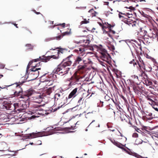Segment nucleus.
Here are the masks:
<instances>
[{"label":"nucleus","instance_id":"f257e3e1","mask_svg":"<svg viewBox=\"0 0 158 158\" xmlns=\"http://www.w3.org/2000/svg\"><path fill=\"white\" fill-rule=\"evenodd\" d=\"M98 50L100 53V57L102 60L106 61L108 64L111 61V57L110 55L107 53L106 51L101 45L98 47Z\"/></svg>","mask_w":158,"mask_h":158},{"label":"nucleus","instance_id":"f03ea898","mask_svg":"<svg viewBox=\"0 0 158 158\" xmlns=\"http://www.w3.org/2000/svg\"><path fill=\"white\" fill-rule=\"evenodd\" d=\"M19 104L18 103H15L14 104H8L4 105L5 108L7 110H14L16 112L19 111V112H22L27 108V106L25 104H22V107L19 109H18L19 107Z\"/></svg>","mask_w":158,"mask_h":158},{"label":"nucleus","instance_id":"7ed1b4c3","mask_svg":"<svg viewBox=\"0 0 158 158\" xmlns=\"http://www.w3.org/2000/svg\"><path fill=\"white\" fill-rule=\"evenodd\" d=\"M85 48L83 47L77 48V49L74 50L75 52L79 55L75 60L76 64L81 63V62H84V58L85 54Z\"/></svg>","mask_w":158,"mask_h":158},{"label":"nucleus","instance_id":"20e7f679","mask_svg":"<svg viewBox=\"0 0 158 158\" xmlns=\"http://www.w3.org/2000/svg\"><path fill=\"white\" fill-rule=\"evenodd\" d=\"M69 68L65 64L59 65L54 70L55 73L61 75L67 73L69 71Z\"/></svg>","mask_w":158,"mask_h":158},{"label":"nucleus","instance_id":"39448f33","mask_svg":"<svg viewBox=\"0 0 158 158\" xmlns=\"http://www.w3.org/2000/svg\"><path fill=\"white\" fill-rule=\"evenodd\" d=\"M29 114H30L32 116L30 117L29 119H31L39 117L40 115L43 114V111L40 110L39 108H36L31 112L30 111Z\"/></svg>","mask_w":158,"mask_h":158},{"label":"nucleus","instance_id":"423d86ee","mask_svg":"<svg viewBox=\"0 0 158 158\" xmlns=\"http://www.w3.org/2000/svg\"><path fill=\"white\" fill-rule=\"evenodd\" d=\"M38 66L37 64L36 66H34L32 69H30V72H29V74H30L31 75H33L34 77L33 79L31 80H34L39 75V71L38 70L40 69V68H36L35 67Z\"/></svg>","mask_w":158,"mask_h":158},{"label":"nucleus","instance_id":"0eeeda50","mask_svg":"<svg viewBox=\"0 0 158 158\" xmlns=\"http://www.w3.org/2000/svg\"><path fill=\"white\" fill-rule=\"evenodd\" d=\"M56 49H60V50L58 51V52H57V56H56L54 55H52L49 56L48 57V59L49 58H53V59H57L59 58V54L60 53V52L62 53H63L62 51L63 50V49L62 48H60L59 47H57L54 49L52 48L51 49H50V50H55Z\"/></svg>","mask_w":158,"mask_h":158},{"label":"nucleus","instance_id":"6e6552de","mask_svg":"<svg viewBox=\"0 0 158 158\" xmlns=\"http://www.w3.org/2000/svg\"><path fill=\"white\" fill-rule=\"evenodd\" d=\"M147 32L146 30H142V28H140V32H138V35H139V37L144 39V37L146 35Z\"/></svg>","mask_w":158,"mask_h":158},{"label":"nucleus","instance_id":"1a4fd4ad","mask_svg":"<svg viewBox=\"0 0 158 158\" xmlns=\"http://www.w3.org/2000/svg\"><path fill=\"white\" fill-rule=\"evenodd\" d=\"M31 94L30 92H29L28 94H26L25 95H22L20 96L19 98L23 99V100H21V101H26L29 99V97L31 95Z\"/></svg>","mask_w":158,"mask_h":158},{"label":"nucleus","instance_id":"9d476101","mask_svg":"<svg viewBox=\"0 0 158 158\" xmlns=\"http://www.w3.org/2000/svg\"><path fill=\"white\" fill-rule=\"evenodd\" d=\"M77 88H76L74 89L69 94L68 96L69 98H70L73 97H75V95L77 93Z\"/></svg>","mask_w":158,"mask_h":158},{"label":"nucleus","instance_id":"9b49d317","mask_svg":"<svg viewBox=\"0 0 158 158\" xmlns=\"http://www.w3.org/2000/svg\"><path fill=\"white\" fill-rule=\"evenodd\" d=\"M74 42L79 44V43H85V44L84 45L85 46H87L90 42V40L88 39L81 40L79 41H74Z\"/></svg>","mask_w":158,"mask_h":158},{"label":"nucleus","instance_id":"f8f14e48","mask_svg":"<svg viewBox=\"0 0 158 158\" xmlns=\"http://www.w3.org/2000/svg\"><path fill=\"white\" fill-rule=\"evenodd\" d=\"M53 127H48L46 128V129L47 130H49L50 131L48 132V133H47V132L45 133V134L43 135L44 136H48L51 135H52L53 134V131L52 130Z\"/></svg>","mask_w":158,"mask_h":158},{"label":"nucleus","instance_id":"ddd939ff","mask_svg":"<svg viewBox=\"0 0 158 158\" xmlns=\"http://www.w3.org/2000/svg\"><path fill=\"white\" fill-rule=\"evenodd\" d=\"M28 135V136H27V137L28 138H29L30 137H35L42 136L41 135H39L37 134L34 133H30Z\"/></svg>","mask_w":158,"mask_h":158},{"label":"nucleus","instance_id":"4468645a","mask_svg":"<svg viewBox=\"0 0 158 158\" xmlns=\"http://www.w3.org/2000/svg\"><path fill=\"white\" fill-rule=\"evenodd\" d=\"M140 63H138V65L139 66V67L143 69H145V65L144 63V62L143 60H139Z\"/></svg>","mask_w":158,"mask_h":158},{"label":"nucleus","instance_id":"2eb2a0df","mask_svg":"<svg viewBox=\"0 0 158 158\" xmlns=\"http://www.w3.org/2000/svg\"><path fill=\"white\" fill-rule=\"evenodd\" d=\"M55 97L56 98H57V99H58V98H63L64 96L63 94L62 93H56L55 95Z\"/></svg>","mask_w":158,"mask_h":158},{"label":"nucleus","instance_id":"dca6fc26","mask_svg":"<svg viewBox=\"0 0 158 158\" xmlns=\"http://www.w3.org/2000/svg\"><path fill=\"white\" fill-rule=\"evenodd\" d=\"M114 141V145H116V146L120 148H121L122 146H123V145L121 143H119L116 142L115 141Z\"/></svg>","mask_w":158,"mask_h":158},{"label":"nucleus","instance_id":"f3484780","mask_svg":"<svg viewBox=\"0 0 158 158\" xmlns=\"http://www.w3.org/2000/svg\"><path fill=\"white\" fill-rule=\"evenodd\" d=\"M114 141V145H116V146L120 148H121L122 146H123V145L121 143H119L116 142L115 141Z\"/></svg>","mask_w":158,"mask_h":158},{"label":"nucleus","instance_id":"a211bd4d","mask_svg":"<svg viewBox=\"0 0 158 158\" xmlns=\"http://www.w3.org/2000/svg\"><path fill=\"white\" fill-rule=\"evenodd\" d=\"M33 61H30L27 66V69H26V73H27L28 72V69L29 68V66L31 65V64L33 63Z\"/></svg>","mask_w":158,"mask_h":158},{"label":"nucleus","instance_id":"6ab92c4d","mask_svg":"<svg viewBox=\"0 0 158 158\" xmlns=\"http://www.w3.org/2000/svg\"><path fill=\"white\" fill-rule=\"evenodd\" d=\"M26 46L29 49H32L34 48V46L30 44H27Z\"/></svg>","mask_w":158,"mask_h":158},{"label":"nucleus","instance_id":"aec40b11","mask_svg":"<svg viewBox=\"0 0 158 158\" xmlns=\"http://www.w3.org/2000/svg\"><path fill=\"white\" fill-rule=\"evenodd\" d=\"M120 43L122 42V44H123L124 45H128V44L127 43V40H120L119 41Z\"/></svg>","mask_w":158,"mask_h":158},{"label":"nucleus","instance_id":"412c9836","mask_svg":"<svg viewBox=\"0 0 158 158\" xmlns=\"http://www.w3.org/2000/svg\"><path fill=\"white\" fill-rule=\"evenodd\" d=\"M89 23V22L88 20H86V19H85L84 20L81 22V24H86Z\"/></svg>","mask_w":158,"mask_h":158},{"label":"nucleus","instance_id":"4be33fe9","mask_svg":"<svg viewBox=\"0 0 158 158\" xmlns=\"http://www.w3.org/2000/svg\"><path fill=\"white\" fill-rule=\"evenodd\" d=\"M146 98L148 100H149L150 102H155L153 100H152L151 98H150L149 97L147 96L146 97Z\"/></svg>","mask_w":158,"mask_h":158},{"label":"nucleus","instance_id":"5701e85b","mask_svg":"<svg viewBox=\"0 0 158 158\" xmlns=\"http://www.w3.org/2000/svg\"><path fill=\"white\" fill-rule=\"evenodd\" d=\"M99 23V25L102 27V30H103V34L104 33H105V31L104 30V28L105 27V26H104V24H103V25H102V24L100 23Z\"/></svg>","mask_w":158,"mask_h":158},{"label":"nucleus","instance_id":"b1692460","mask_svg":"<svg viewBox=\"0 0 158 158\" xmlns=\"http://www.w3.org/2000/svg\"><path fill=\"white\" fill-rule=\"evenodd\" d=\"M21 93V92L20 91H19L18 92L17 91H15V92H14V94L15 96H18Z\"/></svg>","mask_w":158,"mask_h":158},{"label":"nucleus","instance_id":"393cba45","mask_svg":"<svg viewBox=\"0 0 158 158\" xmlns=\"http://www.w3.org/2000/svg\"><path fill=\"white\" fill-rule=\"evenodd\" d=\"M5 66V64L0 63V69H3Z\"/></svg>","mask_w":158,"mask_h":158},{"label":"nucleus","instance_id":"a878e982","mask_svg":"<svg viewBox=\"0 0 158 158\" xmlns=\"http://www.w3.org/2000/svg\"><path fill=\"white\" fill-rule=\"evenodd\" d=\"M152 107L156 111H158V108L156 106L153 105Z\"/></svg>","mask_w":158,"mask_h":158},{"label":"nucleus","instance_id":"bb28decb","mask_svg":"<svg viewBox=\"0 0 158 158\" xmlns=\"http://www.w3.org/2000/svg\"><path fill=\"white\" fill-rule=\"evenodd\" d=\"M138 134H137L136 133H134L132 135L133 137H135V138H137V137H138Z\"/></svg>","mask_w":158,"mask_h":158},{"label":"nucleus","instance_id":"cd10ccee","mask_svg":"<svg viewBox=\"0 0 158 158\" xmlns=\"http://www.w3.org/2000/svg\"><path fill=\"white\" fill-rule=\"evenodd\" d=\"M134 60H132V61H131L130 62V64H133V65H134V66H135V65H136V63H134Z\"/></svg>","mask_w":158,"mask_h":158},{"label":"nucleus","instance_id":"c85d7f7f","mask_svg":"<svg viewBox=\"0 0 158 158\" xmlns=\"http://www.w3.org/2000/svg\"><path fill=\"white\" fill-rule=\"evenodd\" d=\"M120 14H123V15H124L125 14H123L122 12H119V14L118 15L119 17V18H121V17H123V16L121 15Z\"/></svg>","mask_w":158,"mask_h":158},{"label":"nucleus","instance_id":"c756f323","mask_svg":"<svg viewBox=\"0 0 158 158\" xmlns=\"http://www.w3.org/2000/svg\"><path fill=\"white\" fill-rule=\"evenodd\" d=\"M57 40H60L61 39V36L59 35L55 37Z\"/></svg>","mask_w":158,"mask_h":158},{"label":"nucleus","instance_id":"7c9ffc66","mask_svg":"<svg viewBox=\"0 0 158 158\" xmlns=\"http://www.w3.org/2000/svg\"><path fill=\"white\" fill-rule=\"evenodd\" d=\"M53 39L52 38H48V39H45V40L46 41H50V40H52Z\"/></svg>","mask_w":158,"mask_h":158},{"label":"nucleus","instance_id":"2f4dec72","mask_svg":"<svg viewBox=\"0 0 158 158\" xmlns=\"http://www.w3.org/2000/svg\"><path fill=\"white\" fill-rule=\"evenodd\" d=\"M62 25V27L64 28V27H65V23H63L62 24H57V25Z\"/></svg>","mask_w":158,"mask_h":158},{"label":"nucleus","instance_id":"473e14b6","mask_svg":"<svg viewBox=\"0 0 158 158\" xmlns=\"http://www.w3.org/2000/svg\"><path fill=\"white\" fill-rule=\"evenodd\" d=\"M148 115L149 116H151L152 118H153V117L152 116V113H149L148 114Z\"/></svg>","mask_w":158,"mask_h":158},{"label":"nucleus","instance_id":"72a5a7b5","mask_svg":"<svg viewBox=\"0 0 158 158\" xmlns=\"http://www.w3.org/2000/svg\"><path fill=\"white\" fill-rule=\"evenodd\" d=\"M37 143L39 145H41L42 144L41 141L40 140H38Z\"/></svg>","mask_w":158,"mask_h":158},{"label":"nucleus","instance_id":"f704fd0d","mask_svg":"<svg viewBox=\"0 0 158 158\" xmlns=\"http://www.w3.org/2000/svg\"><path fill=\"white\" fill-rule=\"evenodd\" d=\"M110 33H112L113 34H114L115 33V32L114 31L112 30H110Z\"/></svg>","mask_w":158,"mask_h":158},{"label":"nucleus","instance_id":"c9c22d12","mask_svg":"<svg viewBox=\"0 0 158 158\" xmlns=\"http://www.w3.org/2000/svg\"><path fill=\"white\" fill-rule=\"evenodd\" d=\"M39 58H37L36 59H35L33 61H34V62H36L38 61V60H39Z\"/></svg>","mask_w":158,"mask_h":158},{"label":"nucleus","instance_id":"e433bc0d","mask_svg":"<svg viewBox=\"0 0 158 158\" xmlns=\"http://www.w3.org/2000/svg\"><path fill=\"white\" fill-rule=\"evenodd\" d=\"M8 151H10V152H13L14 153V154H11V155L13 156H15V152L14 151H9V150H8Z\"/></svg>","mask_w":158,"mask_h":158},{"label":"nucleus","instance_id":"4c0bfd02","mask_svg":"<svg viewBox=\"0 0 158 158\" xmlns=\"http://www.w3.org/2000/svg\"><path fill=\"white\" fill-rule=\"evenodd\" d=\"M105 33L107 34L109 36H110V37H111L110 34L108 32L105 31Z\"/></svg>","mask_w":158,"mask_h":158},{"label":"nucleus","instance_id":"58836bf2","mask_svg":"<svg viewBox=\"0 0 158 158\" xmlns=\"http://www.w3.org/2000/svg\"><path fill=\"white\" fill-rule=\"evenodd\" d=\"M69 33H70V32H68L67 31L65 32L64 33V35H65L67 34H69Z\"/></svg>","mask_w":158,"mask_h":158},{"label":"nucleus","instance_id":"ea45409f","mask_svg":"<svg viewBox=\"0 0 158 158\" xmlns=\"http://www.w3.org/2000/svg\"><path fill=\"white\" fill-rule=\"evenodd\" d=\"M155 145L156 146V150L158 149V144L156 143Z\"/></svg>","mask_w":158,"mask_h":158},{"label":"nucleus","instance_id":"a19ab883","mask_svg":"<svg viewBox=\"0 0 158 158\" xmlns=\"http://www.w3.org/2000/svg\"><path fill=\"white\" fill-rule=\"evenodd\" d=\"M109 13H110V14H112V13H110L109 12H107V13H106V16L107 17L108 16V15H109Z\"/></svg>","mask_w":158,"mask_h":158},{"label":"nucleus","instance_id":"79ce46f5","mask_svg":"<svg viewBox=\"0 0 158 158\" xmlns=\"http://www.w3.org/2000/svg\"><path fill=\"white\" fill-rule=\"evenodd\" d=\"M8 85V86H6V87H1L0 86V88H2V89H5V88H6V87H9V86H10L11 85Z\"/></svg>","mask_w":158,"mask_h":158},{"label":"nucleus","instance_id":"37998d69","mask_svg":"<svg viewBox=\"0 0 158 158\" xmlns=\"http://www.w3.org/2000/svg\"><path fill=\"white\" fill-rule=\"evenodd\" d=\"M82 98H81L78 101V103H80L82 100Z\"/></svg>","mask_w":158,"mask_h":158},{"label":"nucleus","instance_id":"c03bdc74","mask_svg":"<svg viewBox=\"0 0 158 158\" xmlns=\"http://www.w3.org/2000/svg\"><path fill=\"white\" fill-rule=\"evenodd\" d=\"M155 103V102H150L149 103L152 106H153L152 105H153V104L154 103Z\"/></svg>","mask_w":158,"mask_h":158},{"label":"nucleus","instance_id":"a18cd8bd","mask_svg":"<svg viewBox=\"0 0 158 158\" xmlns=\"http://www.w3.org/2000/svg\"><path fill=\"white\" fill-rule=\"evenodd\" d=\"M110 141H111V142H112V143H113V144H114V141H115V140H114V141H113V140H110Z\"/></svg>","mask_w":158,"mask_h":158},{"label":"nucleus","instance_id":"49530a36","mask_svg":"<svg viewBox=\"0 0 158 158\" xmlns=\"http://www.w3.org/2000/svg\"><path fill=\"white\" fill-rule=\"evenodd\" d=\"M95 121V120H94L92 121V122L89 124V126L92 123L94 122Z\"/></svg>","mask_w":158,"mask_h":158},{"label":"nucleus","instance_id":"de8ad7c7","mask_svg":"<svg viewBox=\"0 0 158 158\" xmlns=\"http://www.w3.org/2000/svg\"><path fill=\"white\" fill-rule=\"evenodd\" d=\"M118 132L119 133V134H120L121 136H122V137H123V135L119 131H118Z\"/></svg>","mask_w":158,"mask_h":158},{"label":"nucleus","instance_id":"09e8293b","mask_svg":"<svg viewBox=\"0 0 158 158\" xmlns=\"http://www.w3.org/2000/svg\"><path fill=\"white\" fill-rule=\"evenodd\" d=\"M93 10V9H91V10H89V11L88 12H89V13L91 12V11H92V10Z\"/></svg>","mask_w":158,"mask_h":158},{"label":"nucleus","instance_id":"8fccbe9b","mask_svg":"<svg viewBox=\"0 0 158 158\" xmlns=\"http://www.w3.org/2000/svg\"><path fill=\"white\" fill-rule=\"evenodd\" d=\"M15 26H16V27L17 28H18V27L17 26V24H14Z\"/></svg>","mask_w":158,"mask_h":158},{"label":"nucleus","instance_id":"3c124183","mask_svg":"<svg viewBox=\"0 0 158 158\" xmlns=\"http://www.w3.org/2000/svg\"><path fill=\"white\" fill-rule=\"evenodd\" d=\"M107 24L109 25V26H110V27H111V25L110 24H108V23L107 22Z\"/></svg>","mask_w":158,"mask_h":158},{"label":"nucleus","instance_id":"603ef678","mask_svg":"<svg viewBox=\"0 0 158 158\" xmlns=\"http://www.w3.org/2000/svg\"><path fill=\"white\" fill-rule=\"evenodd\" d=\"M93 112H94V111H92V112H89V113H87V114H89V113H93Z\"/></svg>","mask_w":158,"mask_h":158},{"label":"nucleus","instance_id":"864d4df0","mask_svg":"<svg viewBox=\"0 0 158 158\" xmlns=\"http://www.w3.org/2000/svg\"><path fill=\"white\" fill-rule=\"evenodd\" d=\"M47 59H46L44 60V62H47Z\"/></svg>","mask_w":158,"mask_h":158},{"label":"nucleus","instance_id":"5fc2aeb1","mask_svg":"<svg viewBox=\"0 0 158 158\" xmlns=\"http://www.w3.org/2000/svg\"><path fill=\"white\" fill-rule=\"evenodd\" d=\"M135 0L137 2H139V1L141 2V0Z\"/></svg>","mask_w":158,"mask_h":158},{"label":"nucleus","instance_id":"6e6d98bb","mask_svg":"<svg viewBox=\"0 0 158 158\" xmlns=\"http://www.w3.org/2000/svg\"><path fill=\"white\" fill-rule=\"evenodd\" d=\"M143 142V141L142 140H140V144L141 143H142V142Z\"/></svg>","mask_w":158,"mask_h":158},{"label":"nucleus","instance_id":"4d7b16f0","mask_svg":"<svg viewBox=\"0 0 158 158\" xmlns=\"http://www.w3.org/2000/svg\"><path fill=\"white\" fill-rule=\"evenodd\" d=\"M92 15L95 16V14L94 13H92Z\"/></svg>","mask_w":158,"mask_h":158},{"label":"nucleus","instance_id":"13d9d810","mask_svg":"<svg viewBox=\"0 0 158 158\" xmlns=\"http://www.w3.org/2000/svg\"><path fill=\"white\" fill-rule=\"evenodd\" d=\"M0 76L1 77H3V75L2 74H0Z\"/></svg>","mask_w":158,"mask_h":158},{"label":"nucleus","instance_id":"bf43d9fd","mask_svg":"<svg viewBox=\"0 0 158 158\" xmlns=\"http://www.w3.org/2000/svg\"><path fill=\"white\" fill-rule=\"evenodd\" d=\"M112 49H114V46H113L112 47Z\"/></svg>","mask_w":158,"mask_h":158},{"label":"nucleus","instance_id":"052dcab7","mask_svg":"<svg viewBox=\"0 0 158 158\" xmlns=\"http://www.w3.org/2000/svg\"><path fill=\"white\" fill-rule=\"evenodd\" d=\"M30 144L31 145H32L33 144V143H30Z\"/></svg>","mask_w":158,"mask_h":158},{"label":"nucleus","instance_id":"680f3d73","mask_svg":"<svg viewBox=\"0 0 158 158\" xmlns=\"http://www.w3.org/2000/svg\"><path fill=\"white\" fill-rule=\"evenodd\" d=\"M35 13L37 14H39V13H38V12H35Z\"/></svg>","mask_w":158,"mask_h":158},{"label":"nucleus","instance_id":"e2e57ef3","mask_svg":"<svg viewBox=\"0 0 158 158\" xmlns=\"http://www.w3.org/2000/svg\"><path fill=\"white\" fill-rule=\"evenodd\" d=\"M142 1L145 2V1L144 0H141V1Z\"/></svg>","mask_w":158,"mask_h":158},{"label":"nucleus","instance_id":"0e129e2a","mask_svg":"<svg viewBox=\"0 0 158 158\" xmlns=\"http://www.w3.org/2000/svg\"><path fill=\"white\" fill-rule=\"evenodd\" d=\"M78 121L77 122V123H76V124H78Z\"/></svg>","mask_w":158,"mask_h":158},{"label":"nucleus","instance_id":"69168bd1","mask_svg":"<svg viewBox=\"0 0 158 158\" xmlns=\"http://www.w3.org/2000/svg\"><path fill=\"white\" fill-rule=\"evenodd\" d=\"M98 127H100V125L99 124H98Z\"/></svg>","mask_w":158,"mask_h":158},{"label":"nucleus","instance_id":"338daca9","mask_svg":"<svg viewBox=\"0 0 158 158\" xmlns=\"http://www.w3.org/2000/svg\"><path fill=\"white\" fill-rule=\"evenodd\" d=\"M87 155V154L86 153H85V154H84V155Z\"/></svg>","mask_w":158,"mask_h":158},{"label":"nucleus","instance_id":"774afa93","mask_svg":"<svg viewBox=\"0 0 158 158\" xmlns=\"http://www.w3.org/2000/svg\"><path fill=\"white\" fill-rule=\"evenodd\" d=\"M112 131H114V130H112Z\"/></svg>","mask_w":158,"mask_h":158}]
</instances>
